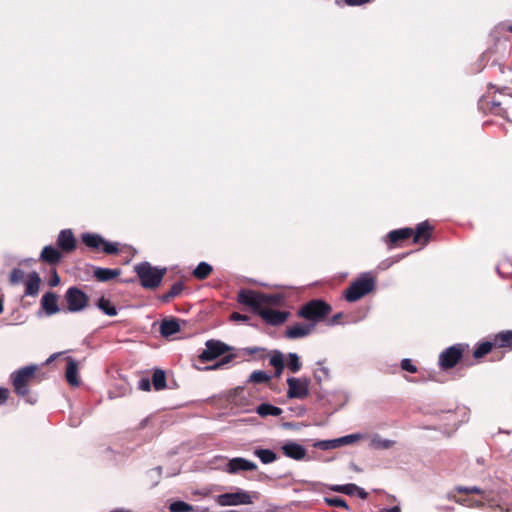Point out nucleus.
<instances>
[{
    "instance_id": "nucleus-18",
    "label": "nucleus",
    "mask_w": 512,
    "mask_h": 512,
    "mask_svg": "<svg viewBox=\"0 0 512 512\" xmlns=\"http://www.w3.org/2000/svg\"><path fill=\"white\" fill-rule=\"evenodd\" d=\"M281 449L286 457L298 461L304 459L307 454L306 449L302 445L292 441L285 443Z\"/></svg>"
},
{
    "instance_id": "nucleus-61",
    "label": "nucleus",
    "mask_w": 512,
    "mask_h": 512,
    "mask_svg": "<svg viewBox=\"0 0 512 512\" xmlns=\"http://www.w3.org/2000/svg\"><path fill=\"white\" fill-rule=\"evenodd\" d=\"M55 357H56L55 355L50 356V358L47 360V362L48 363L51 362L52 360H54Z\"/></svg>"
},
{
    "instance_id": "nucleus-49",
    "label": "nucleus",
    "mask_w": 512,
    "mask_h": 512,
    "mask_svg": "<svg viewBox=\"0 0 512 512\" xmlns=\"http://www.w3.org/2000/svg\"><path fill=\"white\" fill-rule=\"evenodd\" d=\"M358 486L352 483L343 485V493L346 495H353Z\"/></svg>"
},
{
    "instance_id": "nucleus-30",
    "label": "nucleus",
    "mask_w": 512,
    "mask_h": 512,
    "mask_svg": "<svg viewBox=\"0 0 512 512\" xmlns=\"http://www.w3.org/2000/svg\"><path fill=\"white\" fill-rule=\"evenodd\" d=\"M213 268L207 262H200L197 267L193 270L192 275L198 280L207 279L212 273Z\"/></svg>"
},
{
    "instance_id": "nucleus-35",
    "label": "nucleus",
    "mask_w": 512,
    "mask_h": 512,
    "mask_svg": "<svg viewBox=\"0 0 512 512\" xmlns=\"http://www.w3.org/2000/svg\"><path fill=\"white\" fill-rule=\"evenodd\" d=\"M97 307L108 316L117 315L116 307L111 303L110 300L105 297H101L97 302Z\"/></svg>"
},
{
    "instance_id": "nucleus-51",
    "label": "nucleus",
    "mask_w": 512,
    "mask_h": 512,
    "mask_svg": "<svg viewBox=\"0 0 512 512\" xmlns=\"http://www.w3.org/2000/svg\"><path fill=\"white\" fill-rule=\"evenodd\" d=\"M59 283H60V277H59L57 271L54 269L52 272V275L50 277V280H49V285L51 287H55V286L59 285Z\"/></svg>"
},
{
    "instance_id": "nucleus-21",
    "label": "nucleus",
    "mask_w": 512,
    "mask_h": 512,
    "mask_svg": "<svg viewBox=\"0 0 512 512\" xmlns=\"http://www.w3.org/2000/svg\"><path fill=\"white\" fill-rule=\"evenodd\" d=\"M65 377L67 382L73 387H77L80 383L78 377V365L76 361L71 357L67 358Z\"/></svg>"
},
{
    "instance_id": "nucleus-45",
    "label": "nucleus",
    "mask_w": 512,
    "mask_h": 512,
    "mask_svg": "<svg viewBox=\"0 0 512 512\" xmlns=\"http://www.w3.org/2000/svg\"><path fill=\"white\" fill-rule=\"evenodd\" d=\"M456 490L459 493H464V494H481L482 493V490L476 486H473V487L459 486L456 488Z\"/></svg>"
},
{
    "instance_id": "nucleus-4",
    "label": "nucleus",
    "mask_w": 512,
    "mask_h": 512,
    "mask_svg": "<svg viewBox=\"0 0 512 512\" xmlns=\"http://www.w3.org/2000/svg\"><path fill=\"white\" fill-rule=\"evenodd\" d=\"M488 87L495 90V95L490 102L491 112L508 121H512V88L506 86L499 87L494 84H489Z\"/></svg>"
},
{
    "instance_id": "nucleus-2",
    "label": "nucleus",
    "mask_w": 512,
    "mask_h": 512,
    "mask_svg": "<svg viewBox=\"0 0 512 512\" xmlns=\"http://www.w3.org/2000/svg\"><path fill=\"white\" fill-rule=\"evenodd\" d=\"M237 300L240 304L249 306L252 310H259L281 305L283 297L279 294H265L243 289L238 293Z\"/></svg>"
},
{
    "instance_id": "nucleus-59",
    "label": "nucleus",
    "mask_w": 512,
    "mask_h": 512,
    "mask_svg": "<svg viewBox=\"0 0 512 512\" xmlns=\"http://www.w3.org/2000/svg\"><path fill=\"white\" fill-rule=\"evenodd\" d=\"M506 31H508V32H511V33H512V24H511V25H508V26L506 27Z\"/></svg>"
},
{
    "instance_id": "nucleus-42",
    "label": "nucleus",
    "mask_w": 512,
    "mask_h": 512,
    "mask_svg": "<svg viewBox=\"0 0 512 512\" xmlns=\"http://www.w3.org/2000/svg\"><path fill=\"white\" fill-rule=\"evenodd\" d=\"M101 250L108 255L117 254L119 252L118 243L116 242H107L104 240L102 244Z\"/></svg>"
},
{
    "instance_id": "nucleus-3",
    "label": "nucleus",
    "mask_w": 512,
    "mask_h": 512,
    "mask_svg": "<svg viewBox=\"0 0 512 512\" xmlns=\"http://www.w3.org/2000/svg\"><path fill=\"white\" fill-rule=\"evenodd\" d=\"M332 312V306L322 299H312L303 304L297 311V316L303 318L307 323H313L314 328L323 322Z\"/></svg>"
},
{
    "instance_id": "nucleus-48",
    "label": "nucleus",
    "mask_w": 512,
    "mask_h": 512,
    "mask_svg": "<svg viewBox=\"0 0 512 512\" xmlns=\"http://www.w3.org/2000/svg\"><path fill=\"white\" fill-rule=\"evenodd\" d=\"M395 444L394 441L392 440H388V439H385V440H379L376 442V446L378 448H382V449H389L391 448L393 445Z\"/></svg>"
},
{
    "instance_id": "nucleus-33",
    "label": "nucleus",
    "mask_w": 512,
    "mask_h": 512,
    "mask_svg": "<svg viewBox=\"0 0 512 512\" xmlns=\"http://www.w3.org/2000/svg\"><path fill=\"white\" fill-rule=\"evenodd\" d=\"M244 392H245V390L242 387H237V388L231 390L227 394V401L230 404H233L236 406H242L244 404L243 400H245Z\"/></svg>"
},
{
    "instance_id": "nucleus-34",
    "label": "nucleus",
    "mask_w": 512,
    "mask_h": 512,
    "mask_svg": "<svg viewBox=\"0 0 512 512\" xmlns=\"http://www.w3.org/2000/svg\"><path fill=\"white\" fill-rule=\"evenodd\" d=\"M152 384L154 389L159 391L166 387V375L161 369H156L152 375Z\"/></svg>"
},
{
    "instance_id": "nucleus-5",
    "label": "nucleus",
    "mask_w": 512,
    "mask_h": 512,
    "mask_svg": "<svg viewBox=\"0 0 512 512\" xmlns=\"http://www.w3.org/2000/svg\"><path fill=\"white\" fill-rule=\"evenodd\" d=\"M37 371V366L29 365L11 374L12 385L17 395L21 397L28 395L29 386L40 381L36 376Z\"/></svg>"
},
{
    "instance_id": "nucleus-17",
    "label": "nucleus",
    "mask_w": 512,
    "mask_h": 512,
    "mask_svg": "<svg viewBox=\"0 0 512 512\" xmlns=\"http://www.w3.org/2000/svg\"><path fill=\"white\" fill-rule=\"evenodd\" d=\"M413 233V228L409 227L392 230L387 234V242L391 247L398 246L402 241L411 238Z\"/></svg>"
},
{
    "instance_id": "nucleus-28",
    "label": "nucleus",
    "mask_w": 512,
    "mask_h": 512,
    "mask_svg": "<svg viewBox=\"0 0 512 512\" xmlns=\"http://www.w3.org/2000/svg\"><path fill=\"white\" fill-rule=\"evenodd\" d=\"M256 412L263 418L268 416H280L282 409L269 403H262L256 408Z\"/></svg>"
},
{
    "instance_id": "nucleus-26",
    "label": "nucleus",
    "mask_w": 512,
    "mask_h": 512,
    "mask_svg": "<svg viewBox=\"0 0 512 512\" xmlns=\"http://www.w3.org/2000/svg\"><path fill=\"white\" fill-rule=\"evenodd\" d=\"M356 438H358V435H347L338 439L334 440H327L320 442L317 446L321 449H333L337 448L343 444H349L352 443Z\"/></svg>"
},
{
    "instance_id": "nucleus-8",
    "label": "nucleus",
    "mask_w": 512,
    "mask_h": 512,
    "mask_svg": "<svg viewBox=\"0 0 512 512\" xmlns=\"http://www.w3.org/2000/svg\"><path fill=\"white\" fill-rule=\"evenodd\" d=\"M468 348L466 344H455L445 350L439 355L438 364L442 370H449L454 368L462 359L464 352Z\"/></svg>"
},
{
    "instance_id": "nucleus-25",
    "label": "nucleus",
    "mask_w": 512,
    "mask_h": 512,
    "mask_svg": "<svg viewBox=\"0 0 512 512\" xmlns=\"http://www.w3.org/2000/svg\"><path fill=\"white\" fill-rule=\"evenodd\" d=\"M494 348H512V331H502L492 338Z\"/></svg>"
},
{
    "instance_id": "nucleus-20",
    "label": "nucleus",
    "mask_w": 512,
    "mask_h": 512,
    "mask_svg": "<svg viewBox=\"0 0 512 512\" xmlns=\"http://www.w3.org/2000/svg\"><path fill=\"white\" fill-rule=\"evenodd\" d=\"M57 300L58 297L53 292H47L42 296L41 306L48 315H53L59 312Z\"/></svg>"
},
{
    "instance_id": "nucleus-36",
    "label": "nucleus",
    "mask_w": 512,
    "mask_h": 512,
    "mask_svg": "<svg viewBox=\"0 0 512 512\" xmlns=\"http://www.w3.org/2000/svg\"><path fill=\"white\" fill-rule=\"evenodd\" d=\"M494 348L492 341H485L477 345L473 352V356L476 359H480L487 355Z\"/></svg>"
},
{
    "instance_id": "nucleus-22",
    "label": "nucleus",
    "mask_w": 512,
    "mask_h": 512,
    "mask_svg": "<svg viewBox=\"0 0 512 512\" xmlns=\"http://www.w3.org/2000/svg\"><path fill=\"white\" fill-rule=\"evenodd\" d=\"M41 278L37 272L30 273L25 280V295L36 296L39 292Z\"/></svg>"
},
{
    "instance_id": "nucleus-54",
    "label": "nucleus",
    "mask_w": 512,
    "mask_h": 512,
    "mask_svg": "<svg viewBox=\"0 0 512 512\" xmlns=\"http://www.w3.org/2000/svg\"><path fill=\"white\" fill-rule=\"evenodd\" d=\"M9 390L7 388L0 387V405L4 404L9 398Z\"/></svg>"
},
{
    "instance_id": "nucleus-1",
    "label": "nucleus",
    "mask_w": 512,
    "mask_h": 512,
    "mask_svg": "<svg viewBox=\"0 0 512 512\" xmlns=\"http://www.w3.org/2000/svg\"><path fill=\"white\" fill-rule=\"evenodd\" d=\"M205 346L206 348L199 355L200 362L206 363L209 361H213L220 356H223L220 361H218L212 366L207 367V370H217L223 367L224 365L230 363L235 358L234 354H226L233 348L221 342L220 340L210 339L206 341Z\"/></svg>"
},
{
    "instance_id": "nucleus-24",
    "label": "nucleus",
    "mask_w": 512,
    "mask_h": 512,
    "mask_svg": "<svg viewBox=\"0 0 512 512\" xmlns=\"http://www.w3.org/2000/svg\"><path fill=\"white\" fill-rule=\"evenodd\" d=\"M121 274L120 269L96 267L93 271L94 277L100 282H108Z\"/></svg>"
},
{
    "instance_id": "nucleus-60",
    "label": "nucleus",
    "mask_w": 512,
    "mask_h": 512,
    "mask_svg": "<svg viewBox=\"0 0 512 512\" xmlns=\"http://www.w3.org/2000/svg\"><path fill=\"white\" fill-rule=\"evenodd\" d=\"M3 312V302L2 300L0 299V314Z\"/></svg>"
},
{
    "instance_id": "nucleus-44",
    "label": "nucleus",
    "mask_w": 512,
    "mask_h": 512,
    "mask_svg": "<svg viewBox=\"0 0 512 512\" xmlns=\"http://www.w3.org/2000/svg\"><path fill=\"white\" fill-rule=\"evenodd\" d=\"M400 366L409 373H416L417 367L412 363L411 359L405 358L401 361Z\"/></svg>"
},
{
    "instance_id": "nucleus-12",
    "label": "nucleus",
    "mask_w": 512,
    "mask_h": 512,
    "mask_svg": "<svg viewBox=\"0 0 512 512\" xmlns=\"http://www.w3.org/2000/svg\"><path fill=\"white\" fill-rule=\"evenodd\" d=\"M253 312L259 315L267 324L272 326L283 324L290 316V312L288 311H277L272 308L253 310Z\"/></svg>"
},
{
    "instance_id": "nucleus-47",
    "label": "nucleus",
    "mask_w": 512,
    "mask_h": 512,
    "mask_svg": "<svg viewBox=\"0 0 512 512\" xmlns=\"http://www.w3.org/2000/svg\"><path fill=\"white\" fill-rule=\"evenodd\" d=\"M342 318H343V313L339 312V313L333 315L330 319H328L327 325L328 326L338 325V324H340Z\"/></svg>"
},
{
    "instance_id": "nucleus-43",
    "label": "nucleus",
    "mask_w": 512,
    "mask_h": 512,
    "mask_svg": "<svg viewBox=\"0 0 512 512\" xmlns=\"http://www.w3.org/2000/svg\"><path fill=\"white\" fill-rule=\"evenodd\" d=\"M329 376V369L323 366L318 368L314 373V377L318 383L327 380Z\"/></svg>"
},
{
    "instance_id": "nucleus-55",
    "label": "nucleus",
    "mask_w": 512,
    "mask_h": 512,
    "mask_svg": "<svg viewBox=\"0 0 512 512\" xmlns=\"http://www.w3.org/2000/svg\"><path fill=\"white\" fill-rule=\"evenodd\" d=\"M370 1L371 0H344L345 4L348 6H360Z\"/></svg>"
},
{
    "instance_id": "nucleus-53",
    "label": "nucleus",
    "mask_w": 512,
    "mask_h": 512,
    "mask_svg": "<svg viewBox=\"0 0 512 512\" xmlns=\"http://www.w3.org/2000/svg\"><path fill=\"white\" fill-rule=\"evenodd\" d=\"M230 318H231V320H234V321H243V322H246L249 320V316L240 314L238 312H233L231 314Z\"/></svg>"
},
{
    "instance_id": "nucleus-57",
    "label": "nucleus",
    "mask_w": 512,
    "mask_h": 512,
    "mask_svg": "<svg viewBox=\"0 0 512 512\" xmlns=\"http://www.w3.org/2000/svg\"><path fill=\"white\" fill-rule=\"evenodd\" d=\"M379 512H401V509L399 506H394L391 508H383Z\"/></svg>"
},
{
    "instance_id": "nucleus-32",
    "label": "nucleus",
    "mask_w": 512,
    "mask_h": 512,
    "mask_svg": "<svg viewBox=\"0 0 512 512\" xmlns=\"http://www.w3.org/2000/svg\"><path fill=\"white\" fill-rule=\"evenodd\" d=\"M253 454L260 459L263 464H270L277 460V454L270 449L257 448Z\"/></svg>"
},
{
    "instance_id": "nucleus-7",
    "label": "nucleus",
    "mask_w": 512,
    "mask_h": 512,
    "mask_svg": "<svg viewBox=\"0 0 512 512\" xmlns=\"http://www.w3.org/2000/svg\"><path fill=\"white\" fill-rule=\"evenodd\" d=\"M135 272L144 288L155 289L161 284L166 269H158L148 262H143L135 266Z\"/></svg>"
},
{
    "instance_id": "nucleus-31",
    "label": "nucleus",
    "mask_w": 512,
    "mask_h": 512,
    "mask_svg": "<svg viewBox=\"0 0 512 512\" xmlns=\"http://www.w3.org/2000/svg\"><path fill=\"white\" fill-rule=\"evenodd\" d=\"M183 290H184L183 282H181V281L176 282L171 286L170 290L167 293L160 296V300L163 303H168L175 297L179 296Z\"/></svg>"
},
{
    "instance_id": "nucleus-41",
    "label": "nucleus",
    "mask_w": 512,
    "mask_h": 512,
    "mask_svg": "<svg viewBox=\"0 0 512 512\" xmlns=\"http://www.w3.org/2000/svg\"><path fill=\"white\" fill-rule=\"evenodd\" d=\"M24 278L25 272L19 268H14L9 275V281L12 285L21 283L24 280Z\"/></svg>"
},
{
    "instance_id": "nucleus-9",
    "label": "nucleus",
    "mask_w": 512,
    "mask_h": 512,
    "mask_svg": "<svg viewBox=\"0 0 512 512\" xmlns=\"http://www.w3.org/2000/svg\"><path fill=\"white\" fill-rule=\"evenodd\" d=\"M64 299L67 303L69 312H79L84 310L89 304V297L78 287H70L65 293Z\"/></svg>"
},
{
    "instance_id": "nucleus-23",
    "label": "nucleus",
    "mask_w": 512,
    "mask_h": 512,
    "mask_svg": "<svg viewBox=\"0 0 512 512\" xmlns=\"http://www.w3.org/2000/svg\"><path fill=\"white\" fill-rule=\"evenodd\" d=\"M180 331V324L176 318L162 320L160 324V333L163 337H170Z\"/></svg>"
},
{
    "instance_id": "nucleus-19",
    "label": "nucleus",
    "mask_w": 512,
    "mask_h": 512,
    "mask_svg": "<svg viewBox=\"0 0 512 512\" xmlns=\"http://www.w3.org/2000/svg\"><path fill=\"white\" fill-rule=\"evenodd\" d=\"M62 257V252L51 245L45 246L40 254V260L49 265H55L60 263Z\"/></svg>"
},
{
    "instance_id": "nucleus-37",
    "label": "nucleus",
    "mask_w": 512,
    "mask_h": 512,
    "mask_svg": "<svg viewBox=\"0 0 512 512\" xmlns=\"http://www.w3.org/2000/svg\"><path fill=\"white\" fill-rule=\"evenodd\" d=\"M286 366L292 373L298 372L302 367L299 356L296 353H289L286 358Z\"/></svg>"
},
{
    "instance_id": "nucleus-14",
    "label": "nucleus",
    "mask_w": 512,
    "mask_h": 512,
    "mask_svg": "<svg viewBox=\"0 0 512 512\" xmlns=\"http://www.w3.org/2000/svg\"><path fill=\"white\" fill-rule=\"evenodd\" d=\"M56 245L62 253H71L77 247V242L71 229L61 230L58 234Z\"/></svg>"
},
{
    "instance_id": "nucleus-11",
    "label": "nucleus",
    "mask_w": 512,
    "mask_h": 512,
    "mask_svg": "<svg viewBox=\"0 0 512 512\" xmlns=\"http://www.w3.org/2000/svg\"><path fill=\"white\" fill-rule=\"evenodd\" d=\"M288 391L287 396L289 398L303 399L307 397L309 393L310 380L308 378H295L291 377L287 379Z\"/></svg>"
},
{
    "instance_id": "nucleus-38",
    "label": "nucleus",
    "mask_w": 512,
    "mask_h": 512,
    "mask_svg": "<svg viewBox=\"0 0 512 512\" xmlns=\"http://www.w3.org/2000/svg\"><path fill=\"white\" fill-rule=\"evenodd\" d=\"M324 501L332 507L343 508L345 510H349V506L346 501L340 497H325Z\"/></svg>"
},
{
    "instance_id": "nucleus-40",
    "label": "nucleus",
    "mask_w": 512,
    "mask_h": 512,
    "mask_svg": "<svg viewBox=\"0 0 512 512\" xmlns=\"http://www.w3.org/2000/svg\"><path fill=\"white\" fill-rule=\"evenodd\" d=\"M249 380L253 383H266L270 380V376L264 371L257 370L251 373Z\"/></svg>"
},
{
    "instance_id": "nucleus-10",
    "label": "nucleus",
    "mask_w": 512,
    "mask_h": 512,
    "mask_svg": "<svg viewBox=\"0 0 512 512\" xmlns=\"http://www.w3.org/2000/svg\"><path fill=\"white\" fill-rule=\"evenodd\" d=\"M216 502L220 506L247 505L252 503L251 495L244 490L236 492L223 493L216 497Z\"/></svg>"
},
{
    "instance_id": "nucleus-27",
    "label": "nucleus",
    "mask_w": 512,
    "mask_h": 512,
    "mask_svg": "<svg viewBox=\"0 0 512 512\" xmlns=\"http://www.w3.org/2000/svg\"><path fill=\"white\" fill-rule=\"evenodd\" d=\"M82 242L90 249L100 250L104 243V238L95 233H83L81 235Z\"/></svg>"
},
{
    "instance_id": "nucleus-29",
    "label": "nucleus",
    "mask_w": 512,
    "mask_h": 512,
    "mask_svg": "<svg viewBox=\"0 0 512 512\" xmlns=\"http://www.w3.org/2000/svg\"><path fill=\"white\" fill-rule=\"evenodd\" d=\"M269 363L275 369V376L280 377L285 367L283 354L280 351H274Z\"/></svg>"
},
{
    "instance_id": "nucleus-56",
    "label": "nucleus",
    "mask_w": 512,
    "mask_h": 512,
    "mask_svg": "<svg viewBox=\"0 0 512 512\" xmlns=\"http://www.w3.org/2000/svg\"><path fill=\"white\" fill-rule=\"evenodd\" d=\"M355 493H357V495L361 498V499H366L367 496H368V493L363 489V488H360L358 487L357 490H355Z\"/></svg>"
},
{
    "instance_id": "nucleus-15",
    "label": "nucleus",
    "mask_w": 512,
    "mask_h": 512,
    "mask_svg": "<svg viewBox=\"0 0 512 512\" xmlns=\"http://www.w3.org/2000/svg\"><path fill=\"white\" fill-rule=\"evenodd\" d=\"M314 330L313 323H296L287 327L285 337L288 339H299L310 335Z\"/></svg>"
},
{
    "instance_id": "nucleus-50",
    "label": "nucleus",
    "mask_w": 512,
    "mask_h": 512,
    "mask_svg": "<svg viewBox=\"0 0 512 512\" xmlns=\"http://www.w3.org/2000/svg\"><path fill=\"white\" fill-rule=\"evenodd\" d=\"M456 501L460 504L467 505L470 507H480L483 505L481 501H472L468 503V500L463 498H458Z\"/></svg>"
},
{
    "instance_id": "nucleus-16",
    "label": "nucleus",
    "mask_w": 512,
    "mask_h": 512,
    "mask_svg": "<svg viewBox=\"0 0 512 512\" xmlns=\"http://www.w3.org/2000/svg\"><path fill=\"white\" fill-rule=\"evenodd\" d=\"M257 470V465L242 457H236L229 460L227 464L226 471L230 474H236L240 471H255Z\"/></svg>"
},
{
    "instance_id": "nucleus-13",
    "label": "nucleus",
    "mask_w": 512,
    "mask_h": 512,
    "mask_svg": "<svg viewBox=\"0 0 512 512\" xmlns=\"http://www.w3.org/2000/svg\"><path fill=\"white\" fill-rule=\"evenodd\" d=\"M413 230V243L426 246L432 237L435 227L429 221H423L418 223Z\"/></svg>"
},
{
    "instance_id": "nucleus-58",
    "label": "nucleus",
    "mask_w": 512,
    "mask_h": 512,
    "mask_svg": "<svg viewBox=\"0 0 512 512\" xmlns=\"http://www.w3.org/2000/svg\"><path fill=\"white\" fill-rule=\"evenodd\" d=\"M332 489L336 492L343 493V485H336Z\"/></svg>"
},
{
    "instance_id": "nucleus-46",
    "label": "nucleus",
    "mask_w": 512,
    "mask_h": 512,
    "mask_svg": "<svg viewBox=\"0 0 512 512\" xmlns=\"http://www.w3.org/2000/svg\"><path fill=\"white\" fill-rule=\"evenodd\" d=\"M245 352L249 355L259 354L260 358H263L265 349L261 347H248L245 349Z\"/></svg>"
},
{
    "instance_id": "nucleus-52",
    "label": "nucleus",
    "mask_w": 512,
    "mask_h": 512,
    "mask_svg": "<svg viewBox=\"0 0 512 512\" xmlns=\"http://www.w3.org/2000/svg\"><path fill=\"white\" fill-rule=\"evenodd\" d=\"M139 389L143 390V391H150V388H151V383L149 381V379L147 378H142L140 381H139V385H138Z\"/></svg>"
},
{
    "instance_id": "nucleus-39",
    "label": "nucleus",
    "mask_w": 512,
    "mask_h": 512,
    "mask_svg": "<svg viewBox=\"0 0 512 512\" xmlns=\"http://www.w3.org/2000/svg\"><path fill=\"white\" fill-rule=\"evenodd\" d=\"M170 512H190L193 510V507L183 501H175L169 506Z\"/></svg>"
},
{
    "instance_id": "nucleus-6",
    "label": "nucleus",
    "mask_w": 512,
    "mask_h": 512,
    "mask_svg": "<svg viewBox=\"0 0 512 512\" xmlns=\"http://www.w3.org/2000/svg\"><path fill=\"white\" fill-rule=\"evenodd\" d=\"M375 287V277L369 273H365L349 285L344 291V298L348 302H356L373 292Z\"/></svg>"
}]
</instances>
